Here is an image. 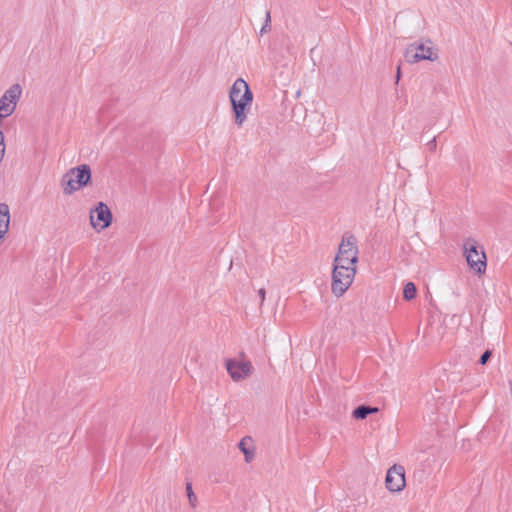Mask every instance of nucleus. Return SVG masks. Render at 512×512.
<instances>
[{
  "mask_svg": "<svg viewBox=\"0 0 512 512\" xmlns=\"http://www.w3.org/2000/svg\"><path fill=\"white\" fill-rule=\"evenodd\" d=\"M229 98L235 115V123L241 127L247 119V108L253 101V94L247 82L238 78L230 89Z\"/></svg>",
  "mask_w": 512,
  "mask_h": 512,
  "instance_id": "nucleus-1",
  "label": "nucleus"
},
{
  "mask_svg": "<svg viewBox=\"0 0 512 512\" xmlns=\"http://www.w3.org/2000/svg\"><path fill=\"white\" fill-rule=\"evenodd\" d=\"M91 179V169L87 164L69 169L61 179V186L64 194L71 195L83 186H86Z\"/></svg>",
  "mask_w": 512,
  "mask_h": 512,
  "instance_id": "nucleus-2",
  "label": "nucleus"
},
{
  "mask_svg": "<svg viewBox=\"0 0 512 512\" xmlns=\"http://www.w3.org/2000/svg\"><path fill=\"white\" fill-rule=\"evenodd\" d=\"M356 274V267L334 265L331 290L336 297L342 296L351 286Z\"/></svg>",
  "mask_w": 512,
  "mask_h": 512,
  "instance_id": "nucleus-3",
  "label": "nucleus"
},
{
  "mask_svg": "<svg viewBox=\"0 0 512 512\" xmlns=\"http://www.w3.org/2000/svg\"><path fill=\"white\" fill-rule=\"evenodd\" d=\"M464 256L469 268L476 274H484L487 267L486 254L479 249L474 239H467L463 245Z\"/></svg>",
  "mask_w": 512,
  "mask_h": 512,
  "instance_id": "nucleus-4",
  "label": "nucleus"
},
{
  "mask_svg": "<svg viewBox=\"0 0 512 512\" xmlns=\"http://www.w3.org/2000/svg\"><path fill=\"white\" fill-rule=\"evenodd\" d=\"M358 262V247L353 235H345L339 245L338 253L334 259V265L356 267Z\"/></svg>",
  "mask_w": 512,
  "mask_h": 512,
  "instance_id": "nucleus-5",
  "label": "nucleus"
},
{
  "mask_svg": "<svg viewBox=\"0 0 512 512\" xmlns=\"http://www.w3.org/2000/svg\"><path fill=\"white\" fill-rule=\"evenodd\" d=\"M405 59L409 63H417L421 60L435 61L438 56L433 51L431 41L426 43H413L410 44L405 50Z\"/></svg>",
  "mask_w": 512,
  "mask_h": 512,
  "instance_id": "nucleus-6",
  "label": "nucleus"
},
{
  "mask_svg": "<svg viewBox=\"0 0 512 512\" xmlns=\"http://www.w3.org/2000/svg\"><path fill=\"white\" fill-rule=\"evenodd\" d=\"M21 94V86L19 84H14L0 97V121L13 114Z\"/></svg>",
  "mask_w": 512,
  "mask_h": 512,
  "instance_id": "nucleus-7",
  "label": "nucleus"
},
{
  "mask_svg": "<svg viewBox=\"0 0 512 512\" xmlns=\"http://www.w3.org/2000/svg\"><path fill=\"white\" fill-rule=\"evenodd\" d=\"M225 366L233 381L244 380L253 372L252 363L248 360L228 359Z\"/></svg>",
  "mask_w": 512,
  "mask_h": 512,
  "instance_id": "nucleus-8",
  "label": "nucleus"
},
{
  "mask_svg": "<svg viewBox=\"0 0 512 512\" xmlns=\"http://www.w3.org/2000/svg\"><path fill=\"white\" fill-rule=\"evenodd\" d=\"M385 484L390 492L402 491L406 485L404 467L397 464L391 466L387 471Z\"/></svg>",
  "mask_w": 512,
  "mask_h": 512,
  "instance_id": "nucleus-9",
  "label": "nucleus"
},
{
  "mask_svg": "<svg viewBox=\"0 0 512 512\" xmlns=\"http://www.w3.org/2000/svg\"><path fill=\"white\" fill-rule=\"evenodd\" d=\"M90 222L93 228L105 229L111 225L112 213L109 207L99 202L94 210L90 212Z\"/></svg>",
  "mask_w": 512,
  "mask_h": 512,
  "instance_id": "nucleus-10",
  "label": "nucleus"
},
{
  "mask_svg": "<svg viewBox=\"0 0 512 512\" xmlns=\"http://www.w3.org/2000/svg\"><path fill=\"white\" fill-rule=\"evenodd\" d=\"M238 448L244 454L246 463H251L254 460L256 451L251 436L243 437L238 443Z\"/></svg>",
  "mask_w": 512,
  "mask_h": 512,
  "instance_id": "nucleus-11",
  "label": "nucleus"
},
{
  "mask_svg": "<svg viewBox=\"0 0 512 512\" xmlns=\"http://www.w3.org/2000/svg\"><path fill=\"white\" fill-rule=\"evenodd\" d=\"M10 225V209L8 204L0 203V234L6 235Z\"/></svg>",
  "mask_w": 512,
  "mask_h": 512,
  "instance_id": "nucleus-12",
  "label": "nucleus"
},
{
  "mask_svg": "<svg viewBox=\"0 0 512 512\" xmlns=\"http://www.w3.org/2000/svg\"><path fill=\"white\" fill-rule=\"evenodd\" d=\"M378 411L379 409L377 407L360 405L354 409L352 415L355 419H365L368 415L377 413Z\"/></svg>",
  "mask_w": 512,
  "mask_h": 512,
  "instance_id": "nucleus-13",
  "label": "nucleus"
},
{
  "mask_svg": "<svg viewBox=\"0 0 512 512\" xmlns=\"http://www.w3.org/2000/svg\"><path fill=\"white\" fill-rule=\"evenodd\" d=\"M417 289L414 283L408 282L403 289V297L405 300H413L416 297Z\"/></svg>",
  "mask_w": 512,
  "mask_h": 512,
  "instance_id": "nucleus-14",
  "label": "nucleus"
},
{
  "mask_svg": "<svg viewBox=\"0 0 512 512\" xmlns=\"http://www.w3.org/2000/svg\"><path fill=\"white\" fill-rule=\"evenodd\" d=\"M186 492H187V496H188V500H189L190 505L192 507H195L196 504H197V496L195 495V493L192 490L191 483H187L186 484Z\"/></svg>",
  "mask_w": 512,
  "mask_h": 512,
  "instance_id": "nucleus-15",
  "label": "nucleus"
},
{
  "mask_svg": "<svg viewBox=\"0 0 512 512\" xmlns=\"http://www.w3.org/2000/svg\"><path fill=\"white\" fill-rule=\"evenodd\" d=\"M270 23H271L270 12H266L265 23L260 30L261 35L266 33L270 29Z\"/></svg>",
  "mask_w": 512,
  "mask_h": 512,
  "instance_id": "nucleus-16",
  "label": "nucleus"
},
{
  "mask_svg": "<svg viewBox=\"0 0 512 512\" xmlns=\"http://www.w3.org/2000/svg\"><path fill=\"white\" fill-rule=\"evenodd\" d=\"M491 355H492V353H491V351H490V350L485 351V352L481 355V357H480V359H479V363H480L481 365H485V364L487 363V361L490 359Z\"/></svg>",
  "mask_w": 512,
  "mask_h": 512,
  "instance_id": "nucleus-17",
  "label": "nucleus"
},
{
  "mask_svg": "<svg viewBox=\"0 0 512 512\" xmlns=\"http://www.w3.org/2000/svg\"><path fill=\"white\" fill-rule=\"evenodd\" d=\"M4 152H5L4 135H3L2 131L0 130V162L3 159Z\"/></svg>",
  "mask_w": 512,
  "mask_h": 512,
  "instance_id": "nucleus-18",
  "label": "nucleus"
},
{
  "mask_svg": "<svg viewBox=\"0 0 512 512\" xmlns=\"http://www.w3.org/2000/svg\"><path fill=\"white\" fill-rule=\"evenodd\" d=\"M427 146L429 147V149H430L431 151H435L436 146H437L436 137H434L432 140H430V141L428 142Z\"/></svg>",
  "mask_w": 512,
  "mask_h": 512,
  "instance_id": "nucleus-19",
  "label": "nucleus"
},
{
  "mask_svg": "<svg viewBox=\"0 0 512 512\" xmlns=\"http://www.w3.org/2000/svg\"><path fill=\"white\" fill-rule=\"evenodd\" d=\"M258 295H259L260 300H261V301H260V304L262 305V304H263V302H264V300H265V296H266V291H265V289H264V288L259 289V291H258Z\"/></svg>",
  "mask_w": 512,
  "mask_h": 512,
  "instance_id": "nucleus-20",
  "label": "nucleus"
},
{
  "mask_svg": "<svg viewBox=\"0 0 512 512\" xmlns=\"http://www.w3.org/2000/svg\"><path fill=\"white\" fill-rule=\"evenodd\" d=\"M400 79V67H398L397 69V73H396V81L398 82Z\"/></svg>",
  "mask_w": 512,
  "mask_h": 512,
  "instance_id": "nucleus-21",
  "label": "nucleus"
}]
</instances>
